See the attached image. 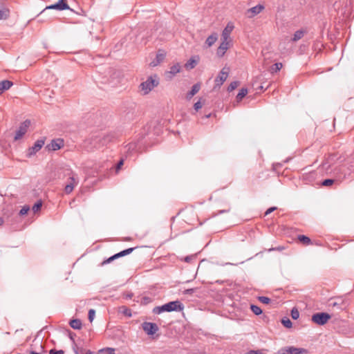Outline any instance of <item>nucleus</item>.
Returning a JSON list of instances; mask_svg holds the SVG:
<instances>
[{
  "instance_id": "1",
  "label": "nucleus",
  "mask_w": 354,
  "mask_h": 354,
  "mask_svg": "<svg viewBox=\"0 0 354 354\" xmlns=\"http://www.w3.org/2000/svg\"><path fill=\"white\" fill-rule=\"evenodd\" d=\"M117 134L114 132H96L91 134L84 141V147L87 151L94 149H100L114 141L117 138Z\"/></svg>"
},
{
  "instance_id": "2",
  "label": "nucleus",
  "mask_w": 354,
  "mask_h": 354,
  "mask_svg": "<svg viewBox=\"0 0 354 354\" xmlns=\"http://www.w3.org/2000/svg\"><path fill=\"white\" fill-rule=\"evenodd\" d=\"M183 304L179 301H171L163 305H155L152 307L151 310H184Z\"/></svg>"
},
{
  "instance_id": "3",
  "label": "nucleus",
  "mask_w": 354,
  "mask_h": 354,
  "mask_svg": "<svg viewBox=\"0 0 354 354\" xmlns=\"http://www.w3.org/2000/svg\"><path fill=\"white\" fill-rule=\"evenodd\" d=\"M158 85V81L152 76L147 77L146 81L142 82L140 87L144 91V94L149 93L154 87Z\"/></svg>"
},
{
  "instance_id": "4",
  "label": "nucleus",
  "mask_w": 354,
  "mask_h": 354,
  "mask_svg": "<svg viewBox=\"0 0 354 354\" xmlns=\"http://www.w3.org/2000/svg\"><path fill=\"white\" fill-rule=\"evenodd\" d=\"M70 9L66 0H59L57 3L46 6L41 12L40 15L44 13L47 10H57L59 11Z\"/></svg>"
},
{
  "instance_id": "5",
  "label": "nucleus",
  "mask_w": 354,
  "mask_h": 354,
  "mask_svg": "<svg viewBox=\"0 0 354 354\" xmlns=\"http://www.w3.org/2000/svg\"><path fill=\"white\" fill-rule=\"evenodd\" d=\"M330 317L331 316L328 313L322 312L314 314L311 317V320L318 325H324Z\"/></svg>"
},
{
  "instance_id": "6",
  "label": "nucleus",
  "mask_w": 354,
  "mask_h": 354,
  "mask_svg": "<svg viewBox=\"0 0 354 354\" xmlns=\"http://www.w3.org/2000/svg\"><path fill=\"white\" fill-rule=\"evenodd\" d=\"M135 249H136V248H129L123 250L112 255L111 257H109L106 260H104L102 263V264L104 265V264L110 263L111 262H112L113 261H114L118 258H120V257H124L126 255L131 254Z\"/></svg>"
},
{
  "instance_id": "7",
  "label": "nucleus",
  "mask_w": 354,
  "mask_h": 354,
  "mask_svg": "<svg viewBox=\"0 0 354 354\" xmlns=\"http://www.w3.org/2000/svg\"><path fill=\"white\" fill-rule=\"evenodd\" d=\"M280 354H308V351L302 348L287 346L279 351Z\"/></svg>"
},
{
  "instance_id": "8",
  "label": "nucleus",
  "mask_w": 354,
  "mask_h": 354,
  "mask_svg": "<svg viewBox=\"0 0 354 354\" xmlns=\"http://www.w3.org/2000/svg\"><path fill=\"white\" fill-rule=\"evenodd\" d=\"M64 146V141L62 138L53 139L49 144L46 146L48 151H57Z\"/></svg>"
},
{
  "instance_id": "9",
  "label": "nucleus",
  "mask_w": 354,
  "mask_h": 354,
  "mask_svg": "<svg viewBox=\"0 0 354 354\" xmlns=\"http://www.w3.org/2000/svg\"><path fill=\"white\" fill-rule=\"evenodd\" d=\"M328 307H337L340 310H345L347 307L346 302L341 297L330 299L328 301Z\"/></svg>"
},
{
  "instance_id": "10",
  "label": "nucleus",
  "mask_w": 354,
  "mask_h": 354,
  "mask_svg": "<svg viewBox=\"0 0 354 354\" xmlns=\"http://www.w3.org/2000/svg\"><path fill=\"white\" fill-rule=\"evenodd\" d=\"M44 144H45V138H41V139L37 140L35 142L33 146H32L31 147H30L28 149L27 156L30 158V157L34 156L37 151H39L42 148V147L44 145Z\"/></svg>"
},
{
  "instance_id": "11",
  "label": "nucleus",
  "mask_w": 354,
  "mask_h": 354,
  "mask_svg": "<svg viewBox=\"0 0 354 354\" xmlns=\"http://www.w3.org/2000/svg\"><path fill=\"white\" fill-rule=\"evenodd\" d=\"M142 328L148 335H153L158 330L156 324L147 322L142 323Z\"/></svg>"
},
{
  "instance_id": "12",
  "label": "nucleus",
  "mask_w": 354,
  "mask_h": 354,
  "mask_svg": "<svg viewBox=\"0 0 354 354\" xmlns=\"http://www.w3.org/2000/svg\"><path fill=\"white\" fill-rule=\"evenodd\" d=\"M225 68L222 69L218 73V76L215 79L214 89L220 88L223 82L227 80L228 76V72L224 71Z\"/></svg>"
},
{
  "instance_id": "13",
  "label": "nucleus",
  "mask_w": 354,
  "mask_h": 354,
  "mask_svg": "<svg viewBox=\"0 0 354 354\" xmlns=\"http://www.w3.org/2000/svg\"><path fill=\"white\" fill-rule=\"evenodd\" d=\"M78 180L74 176L69 178V182L66 185L64 191L66 194H70L74 189V187L77 185Z\"/></svg>"
},
{
  "instance_id": "14",
  "label": "nucleus",
  "mask_w": 354,
  "mask_h": 354,
  "mask_svg": "<svg viewBox=\"0 0 354 354\" xmlns=\"http://www.w3.org/2000/svg\"><path fill=\"white\" fill-rule=\"evenodd\" d=\"M335 155H329L322 164L323 169L328 171L330 168L331 165L335 162Z\"/></svg>"
},
{
  "instance_id": "15",
  "label": "nucleus",
  "mask_w": 354,
  "mask_h": 354,
  "mask_svg": "<svg viewBox=\"0 0 354 354\" xmlns=\"http://www.w3.org/2000/svg\"><path fill=\"white\" fill-rule=\"evenodd\" d=\"M228 44H229V43H228L227 40L222 39V42L221 43L220 46H218V48L217 49V52H216V54L218 57H221L225 55L226 50L229 48Z\"/></svg>"
},
{
  "instance_id": "16",
  "label": "nucleus",
  "mask_w": 354,
  "mask_h": 354,
  "mask_svg": "<svg viewBox=\"0 0 354 354\" xmlns=\"http://www.w3.org/2000/svg\"><path fill=\"white\" fill-rule=\"evenodd\" d=\"M218 39V34L216 32H213L205 40L204 47L209 48L211 47Z\"/></svg>"
},
{
  "instance_id": "17",
  "label": "nucleus",
  "mask_w": 354,
  "mask_h": 354,
  "mask_svg": "<svg viewBox=\"0 0 354 354\" xmlns=\"http://www.w3.org/2000/svg\"><path fill=\"white\" fill-rule=\"evenodd\" d=\"M258 300L264 304H270L271 308H277V302L276 301H272L269 297L265 296H259L257 297Z\"/></svg>"
},
{
  "instance_id": "18",
  "label": "nucleus",
  "mask_w": 354,
  "mask_h": 354,
  "mask_svg": "<svg viewBox=\"0 0 354 354\" xmlns=\"http://www.w3.org/2000/svg\"><path fill=\"white\" fill-rule=\"evenodd\" d=\"M27 132V125H20L19 129L16 131L14 139L18 140L21 139Z\"/></svg>"
},
{
  "instance_id": "19",
  "label": "nucleus",
  "mask_w": 354,
  "mask_h": 354,
  "mask_svg": "<svg viewBox=\"0 0 354 354\" xmlns=\"http://www.w3.org/2000/svg\"><path fill=\"white\" fill-rule=\"evenodd\" d=\"M233 28L234 26L232 24H227V25L222 32L221 39L224 40H228V39L230 38V33L232 31Z\"/></svg>"
},
{
  "instance_id": "20",
  "label": "nucleus",
  "mask_w": 354,
  "mask_h": 354,
  "mask_svg": "<svg viewBox=\"0 0 354 354\" xmlns=\"http://www.w3.org/2000/svg\"><path fill=\"white\" fill-rule=\"evenodd\" d=\"M13 85V82L8 80H4L0 82V95L5 91L8 90Z\"/></svg>"
},
{
  "instance_id": "21",
  "label": "nucleus",
  "mask_w": 354,
  "mask_h": 354,
  "mask_svg": "<svg viewBox=\"0 0 354 354\" xmlns=\"http://www.w3.org/2000/svg\"><path fill=\"white\" fill-rule=\"evenodd\" d=\"M201 88V85L198 83L194 84L191 90L187 93L186 98L190 100L195 94H196Z\"/></svg>"
},
{
  "instance_id": "22",
  "label": "nucleus",
  "mask_w": 354,
  "mask_h": 354,
  "mask_svg": "<svg viewBox=\"0 0 354 354\" xmlns=\"http://www.w3.org/2000/svg\"><path fill=\"white\" fill-rule=\"evenodd\" d=\"M264 9V6L259 4L251 8H250L248 12L252 13V17L257 15L260 13Z\"/></svg>"
},
{
  "instance_id": "23",
  "label": "nucleus",
  "mask_w": 354,
  "mask_h": 354,
  "mask_svg": "<svg viewBox=\"0 0 354 354\" xmlns=\"http://www.w3.org/2000/svg\"><path fill=\"white\" fill-rule=\"evenodd\" d=\"M69 325L73 329L80 330L82 328V324L80 319H73L70 321Z\"/></svg>"
},
{
  "instance_id": "24",
  "label": "nucleus",
  "mask_w": 354,
  "mask_h": 354,
  "mask_svg": "<svg viewBox=\"0 0 354 354\" xmlns=\"http://www.w3.org/2000/svg\"><path fill=\"white\" fill-rule=\"evenodd\" d=\"M248 92V91L247 88H241L236 96V101L238 102H241L243 99V97L246 96Z\"/></svg>"
},
{
  "instance_id": "25",
  "label": "nucleus",
  "mask_w": 354,
  "mask_h": 354,
  "mask_svg": "<svg viewBox=\"0 0 354 354\" xmlns=\"http://www.w3.org/2000/svg\"><path fill=\"white\" fill-rule=\"evenodd\" d=\"M197 64V59L194 57H192L185 64L187 69H192Z\"/></svg>"
},
{
  "instance_id": "26",
  "label": "nucleus",
  "mask_w": 354,
  "mask_h": 354,
  "mask_svg": "<svg viewBox=\"0 0 354 354\" xmlns=\"http://www.w3.org/2000/svg\"><path fill=\"white\" fill-rule=\"evenodd\" d=\"M297 239L299 242L302 243L305 245H310V237L304 234H299L297 236Z\"/></svg>"
},
{
  "instance_id": "27",
  "label": "nucleus",
  "mask_w": 354,
  "mask_h": 354,
  "mask_svg": "<svg viewBox=\"0 0 354 354\" xmlns=\"http://www.w3.org/2000/svg\"><path fill=\"white\" fill-rule=\"evenodd\" d=\"M153 299L151 297L144 296L141 297L138 302H140L142 306H147V304L151 303Z\"/></svg>"
},
{
  "instance_id": "28",
  "label": "nucleus",
  "mask_w": 354,
  "mask_h": 354,
  "mask_svg": "<svg viewBox=\"0 0 354 354\" xmlns=\"http://www.w3.org/2000/svg\"><path fill=\"white\" fill-rule=\"evenodd\" d=\"M115 348L106 347L100 349L97 354H115Z\"/></svg>"
},
{
  "instance_id": "29",
  "label": "nucleus",
  "mask_w": 354,
  "mask_h": 354,
  "mask_svg": "<svg viewBox=\"0 0 354 354\" xmlns=\"http://www.w3.org/2000/svg\"><path fill=\"white\" fill-rule=\"evenodd\" d=\"M180 71V66L179 63H176V64H174L173 66H171L170 67L169 73L172 75H175L176 74L179 73Z\"/></svg>"
},
{
  "instance_id": "30",
  "label": "nucleus",
  "mask_w": 354,
  "mask_h": 354,
  "mask_svg": "<svg viewBox=\"0 0 354 354\" xmlns=\"http://www.w3.org/2000/svg\"><path fill=\"white\" fill-rule=\"evenodd\" d=\"M304 32L302 30H297L292 38V41H297L299 40L304 36Z\"/></svg>"
},
{
  "instance_id": "31",
  "label": "nucleus",
  "mask_w": 354,
  "mask_h": 354,
  "mask_svg": "<svg viewBox=\"0 0 354 354\" xmlns=\"http://www.w3.org/2000/svg\"><path fill=\"white\" fill-rule=\"evenodd\" d=\"M124 159L121 158L119 161L113 167L115 169V173H118L124 165Z\"/></svg>"
},
{
  "instance_id": "32",
  "label": "nucleus",
  "mask_w": 354,
  "mask_h": 354,
  "mask_svg": "<svg viewBox=\"0 0 354 354\" xmlns=\"http://www.w3.org/2000/svg\"><path fill=\"white\" fill-rule=\"evenodd\" d=\"M281 323L287 328H291L292 325V322L287 317H284L282 318Z\"/></svg>"
},
{
  "instance_id": "33",
  "label": "nucleus",
  "mask_w": 354,
  "mask_h": 354,
  "mask_svg": "<svg viewBox=\"0 0 354 354\" xmlns=\"http://www.w3.org/2000/svg\"><path fill=\"white\" fill-rule=\"evenodd\" d=\"M42 207V201L41 200H38L32 206V211L36 213L41 209Z\"/></svg>"
},
{
  "instance_id": "34",
  "label": "nucleus",
  "mask_w": 354,
  "mask_h": 354,
  "mask_svg": "<svg viewBox=\"0 0 354 354\" xmlns=\"http://www.w3.org/2000/svg\"><path fill=\"white\" fill-rule=\"evenodd\" d=\"M282 66L283 65L281 62L274 64L271 67L272 73H277V71L281 70Z\"/></svg>"
},
{
  "instance_id": "35",
  "label": "nucleus",
  "mask_w": 354,
  "mask_h": 354,
  "mask_svg": "<svg viewBox=\"0 0 354 354\" xmlns=\"http://www.w3.org/2000/svg\"><path fill=\"white\" fill-rule=\"evenodd\" d=\"M9 17L8 9L0 10V20L6 19Z\"/></svg>"
},
{
  "instance_id": "36",
  "label": "nucleus",
  "mask_w": 354,
  "mask_h": 354,
  "mask_svg": "<svg viewBox=\"0 0 354 354\" xmlns=\"http://www.w3.org/2000/svg\"><path fill=\"white\" fill-rule=\"evenodd\" d=\"M239 82H238V81L232 82L227 87V91L232 92V91H234V89L236 88V87L239 86Z\"/></svg>"
},
{
  "instance_id": "37",
  "label": "nucleus",
  "mask_w": 354,
  "mask_h": 354,
  "mask_svg": "<svg viewBox=\"0 0 354 354\" xmlns=\"http://www.w3.org/2000/svg\"><path fill=\"white\" fill-rule=\"evenodd\" d=\"M196 257V254H191L186 256L183 258H180V261H183L186 263H190L193 259H195Z\"/></svg>"
},
{
  "instance_id": "38",
  "label": "nucleus",
  "mask_w": 354,
  "mask_h": 354,
  "mask_svg": "<svg viewBox=\"0 0 354 354\" xmlns=\"http://www.w3.org/2000/svg\"><path fill=\"white\" fill-rule=\"evenodd\" d=\"M30 210V207L27 205L22 207V208L20 209L19 214L20 216H24L28 214V212Z\"/></svg>"
},
{
  "instance_id": "39",
  "label": "nucleus",
  "mask_w": 354,
  "mask_h": 354,
  "mask_svg": "<svg viewBox=\"0 0 354 354\" xmlns=\"http://www.w3.org/2000/svg\"><path fill=\"white\" fill-rule=\"evenodd\" d=\"M126 147H127L128 151H133L136 150V149L137 147V143L130 142L126 146Z\"/></svg>"
},
{
  "instance_id": "40",
  "label": "nucleus",
  "mask_w": 354,
  "mask_h": 354,
  "mask_svg": "<svg viewBox=\"0 0 354 354\" xmlns=\"http://www.w3.org/2000/svg\"><path fill=\"white\" fill-rule=\"evenodd\" d=\"M334 181L335 180L333 179H325L322 181V185L326 187L330 186L333 184Z\"/></svg>"
},
{
  "instance_id": "41",
  "label": "nucleus",
  "mask_w": 354,
  "mask_h": 354,
  "mask_svg": "<svg viewBox=\"0 0 354 354\" xmlns=\"http://www.w3.org/2000/svg\"><path fill=\"white\" fill-rule=\"evenodd\" d=\"M165 58V55L163 54H161V53H158L156 55V61H157V63L156 64H154V66H156V64L160 63Z\"/></svg>"
},
{
  "instance_id": "42",
  "label": "nucleus",
  "mask_w": 354,
  "mask_h": 354,
  "mask_svg": "<svg viewBox=\"0 0 354 354\" xmlns=\"http://www.w3.org/2000/svg\"><path fill=\"white\" fill-rule=\"evenodd\" d=\"M201 107H202V103L201 102L200 100L195 102L194 104V109H195L196 111H198L200 109H201Z\"/></svg>"
},
{
  "instance_id": "43",
  "label": "nucleus",
  "mask_w": 354,
  "mask_h": 354,
  "mask_svg": "<svg viewBox=\"0 0 354 354\" xmlns=\"http://www.w3.org/2000/svg\"><path fill=\"white\" fill-rule=\"evenodd\" d=\"M95 311H88V320L92 322L95 318Z\"/></svg>"
},
{
  "instance_id": "44",
  "label": "nucleus",
  "mask_w": 354,
  "mask_h": 354,
  "mask_svg": "<svg viewBox=\"0 0 354 354\" xmlns=\"http://www.w3.org/2000/svg\"><path fill=\"white\" fill-rule=\"evenodd\" d=\"M291 316L293 319H297L299 317V311H290Z\"/></svg>"
},
{
  "instance_id": "45",
  "label": "nucleus",
  "mask_w": 354,
  "mask_h": 354,
  "mask_svg": "<svg viewBox=\"0 0 354 354\" xmlns=\"http://www.w3.org/2000/svg\"><path fill=\"white\" fill-rule=\"evenodd\" d=\"M275 209H277V207H269L265 212V216H267L268 214H270V213H272V212H274Z\"/></svg>"
},
{
  "instance_id": "46",
  "label": "nucleus",
  "mask_w": 354,
  "mask_h": 354,
  "mask_svg": "<svg viewBox=\"0 0 354 354\" xmlns=\"http://www.w3.org/2000/svg\"><path fill=\"white\" fill-rule=\"evenodd\" d=\"M284 249L283 247L282 246H278V247H276V248H271L268 250V252H271V251H275V250H277V251H281Z\"/></svg>"
},
{
  "instance_id": "47",
  "label": "nucleus",
  "mask_w": 354,
  "mask_h": 354,
  "mask_svg": "<svg viewBox=\"0 0 354 354\" xmlns=\"http://www.w3.org/2000/svg\"><path fill=\"white\" fill-rule=\"evenodd\" d=\"M50 354H64L62 350L57 351L54 349H51L50 351Z\"/></svg>"
},
{
  "instance_id": "48",
  "label": "nucleus",
  "mask_w": 354,
  "mask_h": 354,
  "mask_svg": "<svg viewBox=\"0 0 354 354\" xmlns=\"http://www.w3.org/2000/svg\"><path fill=\"white\" fill-rule=\"evenodd\" d=\"M308 178L309 176L306 174H304L302 176V180L306 183L308 184Z\"/></svg>"
},
{
  "instance_id": "49",
  "label": "nucleus",
  "mask_w": 354,
  "mask_h": 354,
  "mask_svg": "<svg viewBox=\"0 0 354 354\" xmlns=\"http://www.w3.org/2000/svg\"><path fill=\"white\" fill-rule=\"evenodd\" d=\"M250 310H261V309L257 305L250 304Z\"/></svg>"
},
{
  "instance_id": "50",
  "label": "nucleus",
  "mask_w": 354,
  "mask_h": 354,
  "mask_svg": "<svg viewBox=\"0 0 354 354\" xmlns=\"http://www.w3.org/2000/svg\"><path fill=\"white\" fill-rule=\"evenodd\" d=\"M245 354H262V353L258 351L251 350V351L247 352Z\"/></svg>"
},
{
  "instance_id": "51",
  "label": "nucleus",
  "mask_w": 354,
  "mask_h": 354,
  "mask_svg": "<svg viewBox=\"0 0 354 354\" xmlns=\"http://www.w3.org/2000/svg\"><path fill=\"white\" fill-rule=\"evenodd\" d=\"M123 314L128 317H130L132 316V313H131V311H127V310H125V311H122Z\"/></svg>"
},
{
  "instance_id": "52",
  "label": "nucleus",
  "mask_w": 354,
  "mask_h": 354,
  "mask_svg": "<svg viewBox=\"0 0 354 354\" xmlns=\"http://www.w3.org/2000/svg\"><path fill=\"white\" fill-rule=\"evenodd\" d=\"M229 211H230V209H223V210H219L216 214H215V216H217V215L221 214H223V213L228 212Z\"/></svg>"
},
{
  "instance_id": "53",
  "label": "nucleus",
  "mask_w": 354,
  "mask_h": 354,
  "mask_svg": "<svg viewBox=\"0 0 354 354\" xmlns=\"http://www.w3.org/2000/svg\"><path fill=\"white\" fill-rule=\"evenodd\" d=\"M185 292L186 294H192L193 292H194V289H193V288L187 289L185 291Z\"/></svg>"
},
{
  "instance_id": "54",
  "label": "nucleus",
  "mask_w": 354,
  "mask_h": 354,
  "mask_svg": "<svg viewBox=\"0 0 354 354\" xmlns=\"http://www.w3.org/2000/svg\"><path fill=\"white\" fill-rule=\"evenodd\" d=\"M30 122L28 120H25L21 125H27V128L28 127Z\"/></svg>"
},
{
  "instance_id": "55",
  "label": "nucleus",
  "mask_w": 354,
  "mask_h": 354,
  "mask_svg": "<svg viewBox=\"0 0 354 354\" xmlns=\"http://www.w3.org/2000/svg\"><path fill=\"white\" fill-rule=\"evenodd\" d=\"M256 315H259L263 313V311H252Z\"/></svg>"
},
{
  "instance_id": "56",
  "label": "nucleus",
  "mask_w": 354,
  "mask_h": 354,
  "mask_svg": "<svg viewBox=\"0 0 354 354\" xmlns=\"http://www.w3.org/2000/svg\"><path fill=\"white\" fill-rule=\"evenodd\" d=\"M119 310H129V308H127L126 306H122L121 307L119 308Z\"/></svg>"
},
{
  "instance_id": "57",
  "label": "nucleus",
  "mask_w": 354,
  "mask_h": 354,
  "mask_svg": "<svg viewBox=\"0 0 354 354\" xmlns=\"http://www.w3.org/2000/svg\"><path fill=\"white\" fill-rule=\"evenodd\" d=\"M215 283H218V284H223L224 283V281H222V280H216L215 281Z\"/></svg>"
},
{
  "instance_id": "58",
  "label": "nucleus",
  "mask_w": 354,
  "mask_h": 354,
  "mask_svg": "<svg viewBox=\"0 0 354 354\" xmlns=\"http://www.w3.org/2000/svg\"><path fill=\"white\" fill-rule=\"evenodd\" d=\"M30 354H42V353H37V352H35V351H31V352L30 353Z\"/></svg>"
},
{
  "instance_id": "59",
  "label": "nucleus",
  "mask_w": 354,
  "mask_h": 354,
  "mask_svg": "<svg viewBox=\"0 0 354 354\" xmlns=\"http://www.w3.org/2000/svg\"><path fill=\"white\" fill-rule=\"evenodd\" d=\"M3 223V218L0 217V225H1Z\"/></svg>"
},
{
  "instance_id": "60",
  "label": "nucleus",
  "mask_w": 354,
  "mask_h": 354,
  "mask_svg": "<svg viewBox=\"0 0 354 354\" xmlns=\"http://www.w3.org/2000/svg\"><path fill=\"white\" fill-rule=\"evenodd\" d=\"M290 310H297V308L296 306H293Z\"/></svg>"
},
{
  "instance_id": "61",
  "label": "nucleus",
  "mask_w": 354,
  "mask_h": 354,
  "mask_svg": "<svg viewBox=\"0 0 354 354\" xmlns=\"http://www.w3.org/2000/svg\"><path fill=\"white\" fill-rule=\"evenodd\" d=\"M210 116H211V114H210V113H209V114H207V115H205V118H209Z\"/></svg>"
},
{
  "instance_id": "62",
  "label": "nucleus",
  "mask_w": 354,
  "mask_h": 354,
  "mask_svg": "<svg viewBox=\"0 0 354 354\" xmlns=\"http://www.w3.org/2000/svg\"><path fill=\"white\" fill-rule=\"evenodd\" d=\"M224 265H234V264L232 263H225Z\"/></svg>"
},
{
  "instance_id": "63",
  "label": "nucleus",
  "mask_w": 354,
  "mask_h": 354,
  "mask_svg": "<svg viewBox=\"0 0 354 354\" xmlns=\"http://www.w3.org/2000/svg\"><path fill=\"white\" fill-rule=\"evenodd\" d=\"M75 354H79V353H78V351H77V350H75Z\"/></svg>"
},
{
  "instance_id": "64",
  "label": "nucleus",
  "mask_w": 354,
  "mask_h": 354,
  "mask_svg": "<svg viewBox=\"0 0 354 354\" xmlns=\"http://www.w3.org/2000/svg\"><path fill=\"white\" fill-rule=\"evenodd\" d=\"M86 354H92L91 351H88Z\"/></svg>"
}]
</instances>
